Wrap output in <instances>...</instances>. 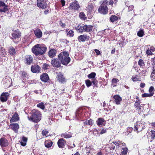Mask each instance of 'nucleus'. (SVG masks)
I'll return each instance as SVG.
<instances>
[{
    "label": "nucleus",
    "instance_id": "obj_29",
    "mask_svg": "<svg viewBox=\"0 0 155 155\" xmlns=\"http://www.w3.org/2000/svg\"><path fill=\"white\" fill-rule=\"evenodd\" d=\"M120 18L115 15H112L110 17L109 19L111 22L114 23V22L117 21Z\"/></svg>",
    "mask_w": 155,
    "mask_h": 155
},
{
    "label": "nucleus",
    "instance_id": "obj_16",
    "mask_svg": "<svg viewBox=\"0 0 155 155\" xmlns=\"http://www.w3.org/2000/svg\"><path fill=\"white\" fill-rule=\"evenodd\" d=\"M33 61V57L30 55L27 56L25 59V63L27 65H29Z\"/></svg>",
    "mask_w": 155,
    "mask_h": 155
},
{
    "label": "nucleus",
    "instance_id": "obj_8",
    "mask_svg": "<svg viewBox=\"0 0 155 155\" xmlns=\"http://www.w3.org/2000/svg\"><path fill=\"white\" fill-rule=\"evenodd\" d=\"M8 5H6L5 3L0 0V13H6L8 11Z\"/></svg>",
    "mask_w": 155,
    "mask_h": 155
},
{
    "label": "nucleus",
    "instance_id": "obj_11",
    "mask_svg": "<svg viewBox=\"0 0 155 155\" xmlns=\"http://www.w3.org/2000/svg\"><path fill=\"white\" fill-rule=\"evenodd\" d=\"M146 135L147 136L148 139H150V142H152L155 139V131L152 130L150 132H147L146 134Z\"/></svg>",
    "mask_w": 155,
    "mask_h": 155
},
{
    "label": "nucleus",
    "instance_id": "obj_5",
    "mask_svg": "<svg viewBox=\"0 0 155 155\" xmlns=\"http://www.w3.org/2000/svg\"><path fill=\"white\" fill-rule=\"evenodd\" d=\"M12 33V37L11 38L15 43H17L19 38L21 37V34L19 29L13 30Z\"/></svg>",
    "mask_w": 155,
    "mask_h": 155
},
{
    "label": "nucleus",
    "instance_id": "obj_43",
    "mask_svg": "<svg viewBox=\"0 0 155 155\" xmlns=\"http://www.w3.org/2000/svg\"><path fill=\"white\" fill-rule=\"evenodd\" d=\"M40 64L39 62H37L36 64L35 63H32V65L31 68H40L39 64Z\"/></svg>",
    "mask_w": 155,
    "mask_h": 155
},
{
    "label": "nucleus",
    "instance_id": "obj_42",
    "mask_svg": "<svg viewBox=\"0 0 155 155\" xmlns=\"http://www.w3.org/2000/svg\"><path fill=\"white\" fill-rule=\"evenodd\" d=\"M92 148V146H89L88 147L86 146L85 147V149L87 151V155L89 154L90 153V150H91Z\"/></svg>",
    "mask_w": 155,
    "mask_h": 155
},
{
    "label": "nucleus",
    "instance_id": "obj_47",
    "mask_svg": "<svg viewBox=\"0 0 155 155\" xmlns=\"http://www.w3.org/2000/svg\"><path fill=\"white\" fill-rule=\"evenodd\" d=\"M85 84L87 87H90L92 85V82L90 80L87 79L85 81Z\"/></svg>",
    "mask_w": 155,
    "mask_h": 155
},
{
    "label": "nucleus",
    "instance_id": "obj_26",
    "mask_svg": "<svg viewBox=\"0 0 155 155\" xmlns=\"http://www.w3.org/2000/svg\"><path fill=\"white\" fill-rule=\"evenodd\" d=\"M94 6L92 3H88L87 5L86 8V9L89 13H91V12L94 11Z\"/></svg>",
    "mask_w": 155,
    "mask_h": 155
},
{
    "label": "nucleus",
    "instance_id": "obj_30",
    "mask_svg": "<svg viewBox=\"0 0 155 155\" xmlns=\"http://www.w3.org/2000/svg\"><path fill=\"white\" fill-rule=\"evenodd\" d=\"M53 144V142L51 140H46L45 142V147L47 148L51 147Z\"/></svg>",
    "mask_w": 155,
    "mask_h": 155
},
{
    "label": "nucleus",
    "instance_id": "obj_62",
    "mask_svg": "<svg viewBox=\"0 0 155 155\" xmlns=\"http://www.w3.org/2000/svg\"><path fill=\"white\" fill-rule=\"evenodd\" d=\"M1 51L2 53H3V54L4 55H5L6 54V53L5 49L2 47H1Z\"/></svg>",
    "mask_w": 155,
    "mask_h": 155
},
{
    "label": "nucleus",
    "instance_id": "obj_54",
    "mask_svg": "<svg viewBox=\"0 0 155 155\" xmlns=\"http://www.w3.org/2000/svg\"><path fill=\"white\" fill-rule=\"evenodd\" d=\"M113 143H114L116 147H117V148H118L120 147V140H118L117 142H113Z\"/></svg>",
    "mask_w": 155,
    "mask_h": 155
},
{
    "label": "nucleus",
    "instance_id": "obj_50",
    "mask_svg": "<svg viewBox=\"0 0 155 155\" xmlns=\"http://www.w3.org/2000/svg\"><path fill=\"white\" fill-rule=\"evenodd\" d=\"M144 34V32L142 30L138 31L137 33V35L140 37H142L143 36Z\"/></svg>",
    "mask_w": 155,
    "mask_h": 155
},
{
    "label": "nucleus",
    "instance_id": "obj_13",
    "mask_svg": "<svg viewBox=\"0 0 155 155\" xmlns=\"http://www.w3.org/2000/svg\"><path fill=\"white\" fill-rule=\"evenodd\" d=\"M80 7V6L78 3V2L75 1L74 2L71 3L69 8L71 10L74 9L78 10Z\"/></svg>",
    "mask_w": 155,
    "mask_h": 155
},
{
    "label": "nucleus",
    "instance_id": "obj_57",
    "mask_svg": "<svg viewBox=\"0 0 155 155\" xmlns=\"http://www.w3.org/2000/svg\"><path fill=\"white\" fill-rule=\"evenodd\" d=\"M87 120L89 125L92 126L93 124V120L91 119H90L89 120Z\"/></svg>",
    "mask_w": 155,
    "mask_h": 155
},
{
    "label": "nucleus",
    "instance_id": "obj_20",
    "mask_svg": "<svg viewBox=\"0 0 155 155\" xmlns=\"http://www.w3.org/2000/svg\"><path fill=\"white\" fill-rule=\"evenodd\" d=\"M21 78L22 79V81L25 83L28 79V77L27 74L25 71H22L21 76Z\"/></svg>",
    "mask_w": 155,
    "mask_h": 155
},
{
    "label": "nucleus",
    "instance_id": "obj_1",
    "mask_svg": "<svg viewBox=\"0 0 155 155\" xmlns=\"http://www.w3.org/2000/svg\"><path fill=\"white\" fill-rule=\"evenodd\" d=\"M47 50V47L45 45L37 44L33 47L32 51L36 55H42L45 53Z\"/></svg>",
    "mask_w": 155,
    "mask_h": 155
},
{
    "label": "nucleus",
    "instance_id": "obj_10",
    "mask_svg": "<svg viewBox=\"0 0 155 155\" xmlns=\"http://www.w3.org/2000/svg\"><path fill=\"white\" fill-rule=\"evenodd\" d=\"M8 141L4 137H2L0 139V145L2 148L6 147L9 145Z\"/></svg>",
    "mask_w": 155,
    "mask_h": 155
},
{
    "label": "nucleus",
    "instance_id": "obj_24",
    "mask_svg": "<svg viewBox=\"0 0 155 155\" xmlns=\"http://www.w3.org/2000/svg\"><path fill=\"white\" fill-rule=\"evenodd\" d=\"M93 26L91 25H84V32H90L92 31Z\"/></svg>",
    "mask_w": 155,
    "mask_h": 155
},
{
    "label": "nucleus",
    "instance_id": "obj_52",
    "mask_svg": "<svg viewBox=\"0 0 155 155\" xmlns=\"http://www.w3.org/2000/svg\"><path fill=\"white\" fill-rule=\"evenodd\" d=\"M149 91L150 93H152L153 94V95L154 92V89L153 86H150L149 89Z\"/></svg>",
    "mask_w": 155,
    "mask_h": 155
},
{
    "label": "nucleus",
    "instance_id": "obj_37",
    "mask_svg": "<svg viewBox=\"0 0 155 155\" xmlns=\"http://www.w3.org/2000/svg\"><path fill=\"white\" fill-rule=\"evenodd\" d=\"M140 125L141 126H142V124H136V125L134 126V130L135 131H137V132H139V131H138V130H139V131H140L141 130H142V129H141L140 128Z\"/></svg>",
    "mask_w": 155,
    "mask_h": 155
},
{
    "label": "nucleus",
    "instance_id": "obj_56",
    "mask_svg": "<svg viewBox=\"0 0 155 155\" xmlns=\"http://www.w3.org/2000/svg\"><path fill=\"white\" fill-rule=\"evenodd\" d=\"M59 25L62 28H64L66 26V24L65 23H63L61 20L59 21Z\"/></svg>",
    "mask_w": 155,
    "mask_h": 155
},
{
    "label": "nucleus",
    "instance_id": "obj_33",
    "mask_svg": "<svg viewBox=\"0 0 155 155\" xmlns=\"http://www.w3.org/2000/svg\"><path fill=\"white\" fill-rule=\"evenodd\" d=\"M8 51L9 54L12 56L16 54L15 49L12 47H10Z\"/></svg>",
    "mask_w": 155,
    "mask_h": 155
},
{
    "label": "nucleus",
    "instance_id": "obj_34",
    "mask_svg": "<svg viewBox=\"0 0 155 155\" xmlns=\"http://www.w3.org/2000/svg\"><path fill=\"white\" fill-rule=\"evenodd\" d=\"M119 80L117 78H114L111 81V85L114 87H115L117 86V83Z\"/></svg>",
    "mask_w": 155,
    "mask_h": 155
},
{
    "label": "nucleus",
    "instance_id": "obj_18",
    "mask_svg": "<svg viewBox=\"0 0 155 155\" xmlns=\"http://www.w3.org/2000/svg\"><path fill=\"white\" fill-rule=\"evenodd\" d=\"M40 78L41 80L44 82H47L49 79V77L48 74L46 73H43L40 76Z\"/></svg>",
    "mask_w": 155,
    "mask_h": 155
},
{
    "label": "nucleus",
    "instance_id": "obj_31",
    "mask_svg": "<svg viewBox=\"0 0 155 155\" xmlns=\"http://www.w3.org/2000/svg\"><path fill=\"white\" fill-rule=\"evenodd\" d=\"M21 139L22 141H21L20 142L21 145L23 147L25 146L26 145V142L28 140V138L26 137L23 136L21 138Z\"/></svg>",
    "mask_w": 155,
    "mask_h": 155
},
{
    "label": "nucleus",
    "instance_id": "obj_14",
    "mask_svg": "<svg viewBox=\"0 0 155 155\" xmlns=\"http://www.w3.org/2000/svg\"><path fill=\"white\" fill-rule=\"evenodd\" d=\"M9 94L8 92H3L1 95L0 99L1 101L6 102L8 99Z\"/></svg>",
    "mask_w": 155,
    "mask_h": 155
},
{
    "label": "nucleus",
    "instance_id": "obj_12",
    "mask_svg": "<svg viewBox=\"0 0 155 155\" xmlns=\"http://www.w3.org/2000/svg\"><path fill=\"white\" fill-rule=\"evenodd\" d=\"M66 144V141L63 138L59 139L57 142V145L59 148L62 149L64 147Z\"/></svg>",
    "mask_w": 155,
    "mask_h": 155
},
{
    "label": "nucleus",
    "instance_id": "obj_4",
    "mask_svg": "<svg viewBox=\"0 0 155 155\" xmlns=\"http://www.w3.org/2000/svg\"><path fill=\"white\" fill-rule=\"evenodd\" d=\"M108 1L107 0H104L101 5L99 6L98 9V12L103 15H105L108 13V8L107 5Z\"/></svg>",
    "mask_w": 155,
    "mask_h": 155
},
{
    "label": "nucleus",
    "instance_id": "obj_55",
    "mask_svg": "<svg viewBox=\"0 0 155 155\" xmlns=\"http://www.w3.org/2000/svg\"><path fill=\"white\" fill-rule=\"evenodd\" d=\"M146 54L147 55H151L153 54V53L152 51L148 48L146 51Z\"/></svg>",
    "mask_w": 155,
    "mask_h": 155
},
{
    "label": "nucleus",
    "instance_id": "obj_17",
    "mask_svg": "<svg viewBox=\"0 0 155 155\" xmlns=\"http://www.w3.org/2000/svg\"><path fill=\"white\" fill-rule=\"evenodd\" d=\"M59 60V59H54L52 60L51 63L54 67L58 68L61 66V61Z\"/></svg>",
    "mask_w": 155,
    "mask_h": 155
},
{
    "label": "nucleus",
    "instance_id": "obj_2",
    "mask_svg": "<svg viewBox=\"0 0 155 155\" xmlns=\"http://www.w3.org/2000/svg\"><path fill=\"white\" fill-rule=\"evenodd\" d=\"M31 116L28 117L30 120L36 123H38L40 121L41 113L39 111L35 109L33 110L31 112Z\"/></svg>",
    "mask_w": 155,
    "mask_h": 155
},
{
    "label": "nucleus",
    "instance_id": "obj_61",
    "mask_svg": "<svg viewBox=\"0 0 155 155\" xmlns=\"http://www.w3.org/2000/svg\"><path fill=\"white\" fill-rule=\"evenodd\" d=\"M51 11L50 9H48L47 10H45L44 11V14L45 15H47Z\"/></svg>",
    "mask_w": 155,
    "mask_h": 155
},
{
    "label": "nucleus",
    "instance_id": "obj_41",
    "mask_svg": "<svg viewBox=\"0 0 155 155\" xmlns=\"http://www.w3.org/2000/svg\"><path fill=\"white\" fill-rule=\"evenodd\" d=\"M96 75V74L95 73L92 72V73H91V74H89L88 75L87 77L89 78H90V79L91 78L92 79L94 78H95V77Z\"/></svg>",
    "mask_w": 155,
    "mask_h": 155
},
{
    "label": "nucleus",
    "instance_id": "obj_21",
    "mask_svg": "<svg viewBox=\"0 0 155 155\" xmlns=\"http://www.w3.org/2000/svg\"><path fill=\"white\" fill-rule=\"evenodd\" d=\"M75 29L78 32L81 33L84 32V25L82 24L81 25H79L75 27Z\"/></svg>",
    "mask_w": 155,
    "mask_h": 155
},
{
    "label": "nucleus",
    "instance_id": "obj_51",
    "mask_svg": "<svg viewBox=\"0 0 155 155\" xmlns=\"http://www.w3.org/2000/svg\"><path fill=\"white\" fill-rule=\"evenodd\" d=\"M48 133V131L47 130H43L42 131L41 134L43 136H45L47 137L48 136H47V134Z\"/></svg>",
    "mask_w": 155,
    "mask_h": 155
},
{
    "label": "nucleus",
    "instance_id": "obj_9",
    "mask_svg": "<svg viewBox=\"0 0 155 155\" xmlns=\"http://www.w3.org/2000/svg\"><path fill=\"white\" fill-rule=\"evenodd\" d=\"M90 38L89 36L87 35L86 34H83L79 36L77 38L79 42H84L89 41Z\"/></svg>",
    "mask_w": 155,
    "mask_h": 155
},
{
    "label": "nucleus",
    "instance_id": "obj_39",
    "mask_svg": "<svg viewBox=\"0 0 155 155\" xmlns=\"http://www.w3.org/2000/svg\"><path fill=\"white\" fill-rule=\"evenodd\" d=\"M138 64L141 68L144 67L145 64L143 61L142 59H140L138 61Z\"/></svg>",
    "mask_w": 155,
    "mask_h": 155
},
{
    "label": "nucleus",
    "instance_id": "obj_53",
    "mask_svg": "<svg viewBox=\"0 0 155 155\" xmlns=\"http://www.w3.org/2000/svg\"><path fill=\"white\" fill-rule=\"evenodd\" d=\"M60 41L61 42L64 43L66 44H68L69 42V41L65 39H62L60 40Z\"/></svg>",
    "mask_w": 155,
    "mask_h": 155
},
{
    "label": "nucleus",
    "instance_id": "obj_25",
    "mask_svg": "<svg viewBox=\"0 0 155 155\" xmlns=\"http://www.w3.org/2000/svg\"><path fill=\"white\" fill-rule=\"evenodd\" d=\"M115 100V102L117 104L119 105L120 104V102L122 100L121 97L118 95H115L113 97Z\"/></svg>",
    "mask_w": 155,
    "mask_h": 155
},
{
    "label": "nucleus",
    "instance_id": "obj_45",
    "mask_svg": "<svg viewBox=\"0 0 155 155\" xmlns=\"http://www.w3.org/2000/svg\"><path fill=\"white\" fill-rule=\"evenodd\" d=\"M153 96V94L151 93H144L142 95V97H150Z\"/></svg>",
    "mask_w": 155,
    "mask_h": 155
},
{
    "label": "nucleus",
    "instance_id": "obj_6",
    "mask_svg": "<svg viewBox=\"0 0 155 155\" xmlns=\"http://www.w3.org/2000/svg\"><path fill=\"white\" fill-rule=\"evenodd\" d=\"M57 74L56 78L57 81L61 84H64L66 81V79L63 74L61 72L56 73Z\"/></svg>",
    "mask_w": 155,
    "mask_h": 155
},
{
    "label": "nucleus",
    "instance_id": "obj_63",
    "mask_svg": "<svg viewBox=\"0 0 155 155\" xmlns=\"http://www.w3.org/2000/svg\"><path fill=\"white\" fill-rule=\"evenodd\" d=\"M61 5H62V6L63 7L65 5V1L64 0H61Z\"/></svg>",
    "mask_w": 155,
    "mask_h": 155
},
{
    "label": "nucleus",
    "instance_id": "obj_19",
    "mask_svg": "<svg viewBox=\"0 0 155 155\" xmlns=\"http://www.w3.org/2000/svg\"><path fill=\"white\" fill-rule=\"evenodd\" d=\"M106 121L105 120L102 118H100L98 119L96 123L97 125L100 127L104 126L105 125Z\"/></svg>",
    "mask_w": 155,
    "mask_h": 155
},
{
    "label": "nucleus",
    "instance_id": "obj_60",
    "mask_svg": "<svg viewBox=\"0 0 155 155\" xmlns=\"http://www.w3.org/2000/svg\"><path fill=\"white\" fill-rule=\"evenodd\" d=\"M107 132V130L105 129H102L101 130L100 133V134H103Z\"/></svg>",
    "mask_w": 155,
    "mask_h": 155
},
{
    "label": "nucleus",
    "instance_id": "obj_59",
    "mask_svg": "<svg viewBox=\"0 0 155 155\" xmlns=\"http://www.w3.org/2000/svg\"><path fill=\"white\" fill-rule=\"evenodd\" d=\"M128 7V10L129 11H132L134 8V6L133 5H129Z\"/></svg>",
    "mask_w": 155,
    "mask_h": 155
},
{
    "label": "nucleus",
    "instance_id": "obj_44",
    "mask_svg": "<svg viewBox=\"0 0 155 155\" xmlns=\"http://www.w3.org/2000/svg\"><path fill=\"white\" fill-rule=\"evenodd\" d=\"M98 81L96 79V78H94L92 79L91 81L92 84V83L94 85V87H97Z\"/></svg>",
    "mask_w": 155,
    "mask_h": 155
},
{
    "label": "nucleus",
    "instance_id": "obj_3",
    "mask_svg": "<svg viewBox=\"0 0 155 155\" xmlns=\"http://www.w3.org/2000/svg\"><path fill=\"white\" fill-rule=\"evenodd\" d=\"M69 54L66 51L61 52L58 55V58L60 61H61V64L67 65L70 62L71 59L68 57Z\"/></svg>",
    "mask_w": 155,
    "mask_h": 155
},
{
    "label": "nucleus",
    "instance_id": "obj_32",
    "mask_svg": "<svg viewBox=\"0 0 155 155\" xmlns=\"http://www.w3.org/2000/svg\"><path fill=\"white\" fill-rule=\"evenodd\" d=\"M61 136L64 138H69L72 137V134L71 132H69L68 133L63 134L61 135Z\"/></svg>",
    "mask_w": 155,
    "mask_h": 155
},
{
    "label": "nucleus",
    "instance_id": "obj_64",
    "mask_svg": "<svg viewBox=\"0 0 155 155\" xmlns=\"http://www.w3.org/2000/svg\"><path fill=\"white\" fill-rule=\"evenodd\" d=\"M152 52H154L155 51V48L153 46H151L150 47V48H148Z\"/></svg>",
    "mask_w": 155,
    "mask_h": 155
},
{
    "label": "nucleus",
    "instance_id": "obj_22",
    "mask_svg": "<svg viewBox=\"0 0 155 155\" xmlns=\"http://www.w3.org/2000/svg\"><path fill=\"white\" fill-rule=\"evenodd\" d=\"M35 35L38 38H40L42 36V34L41 31L39 28H37L34 31Z\"/></svg>",
    "mask_w": 155,
    "mask_h": 155
},
{
    "label": "nucleus",
    "instance_id": "obj_23",
    "mask_svg": "<svg viewBox=\"0 0 155 155\" xmlns=\"http://www.w3.org/2000/svg\"><path fill=\"white\" fill-rule=\"evenodd\" d=\"M57 51L55 49L53 48L50 50L48 51V55L49 57L53 58L56 56Z\"/></svg>",
    "mask_w": 155,
    "mask_h": 155
},
{
    "label": "nucleus",
    "instance_id": "obj_40",
    "mask_svg": "<svg viewBox=\"0 0 155 155\" xmlns=\"http://www.w3.org/2000/svg\"><path fill=\"white\" fill-rule=\"evenodd\" d=\"M132 79L133 81L135 82L136 81H141V80L140 78H139V77L137 75H136L135 76H132Z\"/></svg>",
    "mask_w": 155,
    "mask_h": 155
},
{
    "label": "nucleus",
    "instance_id": "obj_49",
    "mask_svg": "<svg viewBox=\"0 0 155 155\" xmlns=\"http://www.w3.org/2000/svg\"><path fill=\"white\" fill-rule=\"evenodd\" d=\"M41 68H31V71L34 73H38L40 71Z\"/></svg>",
    "mask_w": 155,
    "mask_h": 155
},
{
    "label": "nucleus",
    "instance_id": "obj_36",
    "mask_svg": "<svg viewBox=\"0 0 155 155\" xmlns=\"http://www.w3.org/2000/svg\"><path fill=\"white\" fill-rule=\"evenodd\" d=\"M79 17L81 19L83 20H85L87 19V17L83 12H81L79 13Z\"/></svg>",
    "mask_w": 155,
    "mask_h": 155
},
{
    "label": "nucleus",
    "instance_id": "obj_28",
    "mask_svg": "<svg viewBox=\"0 0 155 155\" xmlns=\"http://www.w3.org/2000/svg\"><path fill=\"white\" fill-rule=\"evenodd\" d=\"M19 118L17 113H15L12 116V119L10 120V122H16L18 120Z\"/></svg>",
    "mask_w": 155,
    "mask_h": 155
},
{
    "label": "nucleus",
    "instance_id": "obj_7",
    "mask_svg": "<svg viewBox=\"0 0 155 155\" xmlns=\"http://www.w3.org/2000/svg\"><path fill=\"white\" fill-rule=\"evenodd\" d=\"M37 5L39 8L42 9L47 8L48 5L46 2L44 0H37Z\"/></svg>",
    "mask_w": 155,
    "mask_h": 155
},
{
    "label": "nucleus",
    "instance_id": "obj_15",
    "mask_svg": "<svg viewBox=\"0 0 155 155\" xmlns=\"http://www.w3.org/2000/svg\"><path fill=\"white\" fill-rule=\"evenodd\" d=\"M9 127L15 133H17L18 132V130L19 128V126L18 124L13 123L10 124Z\"/></svg>",
    "mask_w": 155,
    "mask_h": 155
},
{
    "label": "nucleus",
    "instance_id": "obj_58",
    "mask_svg": "<svg viewBox=\"0 0 155 155\" xmlns=\"http://www.w3.org/2000/svg\"><path fill=\"white\" fill-rule=\"evenodd\" d=\"M94 51H95V52L96 53V54L98 56L100 54H101V52L100 51L97 49H94Z\"/></svg>",
    "mask_w": 155,
    "mask_h": 155
},
{
    "label": "nucleus",
    "instance_id": "obj_35",
    "mask_svg": "<svg viewBox=\"0 0 155 155\" xmlns=\"http://www.w3.org/2000/svg\"><path fill=\"white\" fill-rule=\"evenodd\" d=\"M66 32H67V35L70 37H73L74 35V31L72 30H70L68 29L66 30Z\"/></svg>",
    "mask_w": 155,
    "mask_h": 155
},
{
    "label": "nucleus",
    "instance_id": "obj_38",
    "mask_svg": "<svg viewBox=\"0 0 155 155\" xmlns=\"http://www.w3.org/2000/svg\"><path fill=\"white\" fill-rule=\"evenodd\" d=\"M128 149L126 147H124L122 148V150L121 151V155H126L128 151Z\"/></svg>",
    "mask_w": 155,
    "mask_h": 155
},
{
    "label": "nucleus",
    "instance_id": "obj_48",
    "mask_svg": "<svg viewBox=\"0 0 155 155\" xmlns=\"http://www.w3.org/2000/svg\"><path fill=\"white\" fill-rule=\"evenodd\" d=\"M153 70L152 72L151 75V77L152 78V80L153 81H155V68H153Z\"/></svg>",
    "mask_w": 155,
    "mask_h": 155
},
{
    "label": "nucleus",
    "instance_id": "obj_46",
    "mask_svg": "<svg viewBox=\"0 0 155 155\" xmlns=\"http://www.w3.org/2000/svg\"><path fill=\"white\" fill-rule=\"evenodd\" d=\"M37 107L42 110H44L45 108V106L43 102H41L37 105Z\"/></svg>",
    "mask_w": 155,
    "mask_h": 155
},
{
    "label": "nucleus",
    "instance_id": "obj_27",
    "mask_svg": "<svg viewBox=\"0 0 155 155\" xmlns=\"http://www.w3.org/2000/svg\"><path fill=\"white\" fill-rule=\"evenodd\" d=\"M140 101V100H137L134 103V107L137 110H139L141 109Z\"/></svg>",
    "mask_w": 155,
    "mask_h": 155
}]
</instances>
